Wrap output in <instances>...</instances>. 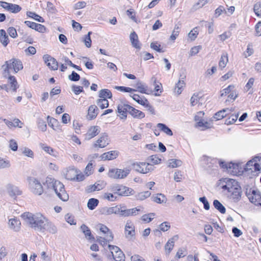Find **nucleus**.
Segmentation results:
<instances>
[{
  "mask_svg": "<svg viewBox=\"0 0 261 261\" xmlns=\"http://www.w3.org/2000/svg\"><path fill=\"white\" fill-rule=\"evenodd\" d=\"M22 217L35 230L41 232L44 231L45 224H46L47 219L41 214L36 213L33 214L29 212L24 213L22 215Z\"/></svg>",
  "mask_w": 261,
  "mask_h": 261,
  "instance_id": "f257e3e1",
  "label": "nucleus"
},
{
  "mask_svg": "<svg viewBox=\"0 0 261 261\" xmlns=\"http://www.w3.org/2000/svg\"><path fill=\"white\" fill-rule=\"evenodd\" d=\"M117 111L121 115L120 117L121 119H125L126 118L127 113H128L135 118L142 119L145 117V114L143 112L127 104L118 105Z\"/></svg>",
  "mask_w": 261,
  "mask_h": 261,
  "instance_id": "f03ea898",
  "label": "nucleus"
},
{
  "mask_svg": "<svg viewBox=\"0 0 261 261\" xmlns=\"http://www.w3.org/2000/svg\"><path fill=\"white\" fill-rule=\"evenodd\" d=\"M2 68L4 70L3 75L7 78V76L10 75V70L12 69L14 73H17L23 69V65L19 60L13 58L6 61Z\"/></svg>",
  "mask_w": 261,
  "mask_h": 261,
  "instance_id": "7ed1b4c3",
  "label": "nucleus"
},
{
  "mask_svg": "<svg viewBox=\"0 0 261 261\" xmlns=\"http://www.w3.org/2000/svg\"><path fill=\"white\" fill-rule=\"evenodd\" d=\"M244 169L253 176H257L259 172L261 171V157L255 156L249 161L246 164Z\"/></svg>",
  "mask_w": 261,
  "mask_h": 261,
  "instance_id": "20e7f679",
  "label": "nucleus"
},
{
  "mask_svg": "<svg viewBox=\"0 0 261 261\" xmlns=\"http://www.w3.org/2000/svg\"><path fill=\"white\" fill-rule=\"evenodd\" d=\"M110 189L114 194L121 196H128L135 193L132 189L119 184H115L111 186Z\"/></svg>",
  "mask_w": 261,
  "mask_h": 261,
  "instance_id": "39448f33",
  "label": "nucleus"
},
{
  "mask_svg": "<svg viewBox=\"0 0 261 261\" xmlns=\"http://www.w3.org/2000/svg\"><path fill=\"white\" fill-rule=\"evenodd\" d=\"M30 189L32 193L36 195H41L43 192V189L40 181L35 177H29Z\"/></svg>",
  "mask_w": 261,
  "mask_h": 261,
  "instance_id": "423d86ee",
  "label": "nucleus"
},
{
  "mask_svg": "<svg viewBox=\"0 0 261 261\" xmlns=\"http://www.w3.org/2000/svg\"><path fill=\"white\" fill-rule=\"evenodd\" d=\"M55 187L54 191L58 197L63 201H67L69 199L68 194L66 193L64 185L59 181H56L54 184Z\"/></svg>",
  "mask_w": 261,
  "mask_h": 261,
  "instance_id": "0eeeda50",
  "label": "nucleus"
},
{
  "mask_svg": "<svg viewBox=\"0 0 261 261\" xmlns=\"http://www.w3.org/2000/svg\"><path fill=\"white\" fill-rule=\"evenodd\" d=\"M132 166L135 171L143 174L148 173L153 170L152 165L145 162L133 163Z\"/></svg>",
  "mask_w": 261,
  "mask_h": 261,
  "instance_id": "6e6552de",
  "label": "nucleus"
},
{
  "mask_svg": "<svg viewBox=\"0 0 261 261\" xmlns=\"http://www.w3.org/2000/svg\"><path fill=\"white\" fill-rule=\"evenodd\" d=\"M220 181L221 188L224 190H227L228 192L235 189L237 186H238L237 181L233 179L225 178L221 179Z\"/></svg>",
  "mask_w": 261,
  "mask_h": 261,
  "instance_id": "1a4fd4ad",
  "label": "nucleus"
},
{
  "mask_svg": "<svg viewBox=\"0 0 261 261\" xmlns=\"http://www.w3.org/2000/svg\"><path fill=\"white\" fill-rule=\"evenodd\" d=\"M246 195L249 199V201L255 205L258 202L261 198V193L258 190L249 189L246 192Z\"/></svg>",
  "mask_w": 261,
  "mask_h": 261,
  "instance_id": "9d476101",
  "label": "nucleus"
},
{
  "mask_svg": "<svg viewBox=\"0 0 261 261\" xmlns=\"http://www.w3.org/2000/svg\"><path fill=\"white\" fill-rule=\"evenodd\" d=\"M43 60L49 69L56 70L58 68V63L56 60L49 55H44L43 57Z\"/></svg>",
  "mask_w": 261,
  "mask_h": 261,
  "instance_id": "9b49d317",
  "label": "nucleus"
},
{
  "mask_svg": "<svg viewBox=\"0 0 261 261\" xmlns=\"http://www.w3.org/2000/svg\"><path fill=\"white\" fill-rule=\"evenodd\" d=\"M140 211V208L137 207L131 209H125L124 206H119V214L123 217H128L130 216H136Z\"/></svg>",
  "mask_w": 261,
  "mask_h": 261,
  "instance_id": "f8f14e48",
  "label": "nucleus"
},
{
  "mask_svg": "<svg viewBox=\"0 0 261 261\" xmlns=\"http://www.w3.org/2000/svg\"><path fill=\"white\" fill-rule=\"evenodd\" d=\"M7 192L10 196L16 198L17 196L21 194V191L15 185L8 184L6 186Z\"/></svg>",
  "mask_w": 261,
  "mask_h": 261,
  "instance_id": "ddd939ff",
  "label": "nucleus"
},
{
  "mask_svg": "<svg viewBox=\"0 0 261 261\" xmlns=\"http://www.w3.org/2000/svg\"><path fill=\"white\" fill-rule=\"evenodd\" d=\"M109 144L108 135L106 133L101 134L100 137L97 140L96 143L94 144V147L103 148Z\"/></svg>",
  "mask_w": 261,
  "mask_h": 261,
  "instance_id": "4468645a",
  "label": "nucleus"
},
{
  "mask_svg": "<svg viewBox=\"0 0 261 261\" xmlns=\"http://www.w3.org/2000/svg\"><path fill=\"white\" fill-rule=\"evenodd\" d=\"M100 132V128L98 126H91L87 134H86L85 139L87 140H90L97 136Z\"/></svg>",
  "mask_w": 261,
  "mask_h": 261,
  "instance_id": "2eb2a0df",
  "label": "nucleus"
},
{
  "mask_svg": "<svg viewBox=\"0 0 261 261\" xmlns=\"http://www.w3.org/2000/svg\"><path fill=\"white\" fill-rule=\"evenodd\" d=\"M24 23L29 28L34 29L40 33H44L46 31V28L39 23H37L30 21H25Z\"/></svg>",
  "mask_w": 261,
  "mask_h": 261,
  "instance_id": "dca6fc26",
  "label": "nucleus"
},
{
  "mask_svg": "<svg viewBox=\"0 0 261 261\" xmlns=\"http://www.w3.org/2000/svg\"><path fill=\"white\" fill-rule=\"evenodd\" d=\"M228 193H230V195H229L230 198L232 199L233 202H237L240 200L242 193L240 187L237 186L235 189H233Z\"/></svg>",
  "mask_w": 261,
  "mask_h": 261,
  "instance_id": "f3484780",
  "label": "nucleus"
},
{
  "mask_svg": "<svg viewBox=\"0 0 261 261\" xmlns=\"http://www.w3.org/2000/svg\"><path fill=\"white\" fill-rule=\"evenodd\" d=\"M125 233L127 238L130 239L135 234V228L131 222L127 221L125 226Z\"/></svg>",
  "mask_w": 261,
  "mask_h": 261,
  "instance_id": "a211bd4d",
  "label": "nucleus"
},
{
  "mask_svg": "<svg viewBox=\"0 0 261 261\" xmlns=\"http://www.w3.org/2000/svg\"><path fill=\"white\" fill-rule=\"evenodd\" d=\"M9 226L11 229L17 232L20 229L21 222L16 218H11L9 220Z\"/></svg>",
  "mask_w": 261,
  "mask_h": 261,
  "instance_id": "6ab92c4d",
  "label": "nucleus"
},
{
  "mask_svg": "<svg viewBox=\"0 0 261 261\" xmlns=\"http://www.w3.org/2000/svg\"><path fill=\"white\" fill-rule=\"evenodd\" d=\"M186 77V75H180V78L177 83L176 84L174 92L177 93V95H179L182 91L184 88L185 86V83L184 79Z\"/></svg>",
  "mask_w": 261,
  "mask_h": 261,
  "instance_id": "aec40b11",
  "label": "nucleus"
},
{
  "mask_svg": "<svg viewBox=\"0 0 261 261\" xmlns=\"http://www.w3.org/2000/svg\"><path fill=\"white\" fill-rule=\"evenodd\" d=\"M118 154L119 152L117 150L110 151L101 154L100 158L102 160H112L116 159Z\"/></svg>",
  "mask_w": 261,
  "mask_h": 261,
  "instance_id": "412c9836",
  "label": "nucleus"
},
{
  "mask_svg": "<svg viewBox=\"0 0 261 261\" xmlns=\"http://www.w3.org/2000/svg\"><path fill=\"white\" fill-rule=\"evenodd\" d=\"M178 239V236L175 235L168 240L165 246V249L167 254H169L170 253L174 247V242L177 241Z\"/></svg>",
  "mask_w": 261,
  "mask_h": 261,
  "instance_id": "4be33fe9",
  "label": "nucleus"
},
{
  "mask_svg": "<svg viewBox=\"0 0 261 261\" xmlns=\"http://www.w3.org/2000/svg\"><path fill=\"white\" fill-rule=\"evenodd\" d=\"M129 39L132 45L134 47L139 49L141 48V45L138 40V35L135 32L130 33L129 35Z\"/></svg>",
  "mask_w": 261,
  "mask_h": 261,
  "instance_id": "5701e85b",
  "label": "nucleus"
},
{
  "mask_svg": "<svg viewBox=\"0 0 261 261\" xmlns=\"http://www.w3.org/2000/svg\"><path fill=\"white\" fill-rule=\"evenodd\" d=\"M101 213L104 215L118 214L119 213V206L116 205L113 207H103L102 209Z\"/></svg>",
  "mask_w": 261,
  "mask_h": 261,
  "instance_id": "b1692460",
  "label": "nucleus"
},
{
  "mask_svg": "<svg viewBox=\"0 0 261 261\" xmlns=\"http://www.w3.org/2000/svg\"><path fill=\"white\" fill-rule=\"evenodd\" d=\"M98 109L95 105H91L88 109L87 118L89 120H92L96 118L97 115Z\"/></svg>",
  "mask_w": 261,
  "mask_h": 261,
  "instance_id": "393cba45",
  "label": "nucleus"
},
{
  "mask_svg": "<svg viewBox=\"0 0 261 261\" xmlns=\"http://www.w3.org/2000/svg\"><path fill=\"white\" fill-rule=\"evenodd\" d=\"M151 82L153 83L154 86V91L157 92L155 94V96H159L162 92V84L160 82H156V78L152 76L151 79Z\"/></svg>",
  "mask_w": 261,
  "mask_h": 261,
  "instance_id": "a878e982",
  "label": "nucleus"
},
{
  "mask_svg": "<svg viewBox=\"0 0 261 261\" xmlns=\"http://www.w3.org/2000/svg\"><path fill=\"white\" fill-rule=\"evenodd\" d=\"M82 232L84 233L85 237L89 240H94V238L91 233L90 229L85 224H82L81 226Z\"/></svg>",
  "mask_w": 261,
  "mask_h": 261,
  "instance_id": "bb28decb",
  "label": "nucleus"
},
{
  "mask_svg": "<svg viewBox=\"0 0 261 261\" xmlns=\"http://www.w3.org/2000/svg\"><path fill=\"white\" fill-rule=\"evenodd\" d=\"M0 42L5 47L7 46L9 42L8 36L3 29L0 30Z\"/></svg>",
  "mask_w": 261,
  "mask_h": 261,
  "instance_id": "cd10ccee",
  "label": "nucleus"
},
{
  "mask_svg": "<svg viewBox=\"0 0 261 261\" xmlns=\"http://www.w3.org/2000/svg\"><path fill=\"white\" fill-rule=\"evenodd\" d=\"M129 96L132 97V98L136 101L138 103L142 105H146L147 102V99L145 98L144 96L141 97L138 94H130Z\"/></svg>",
  "mask_w": 261,
  "mask_h": 261,
  "instance_id": "c85d7f7f",
  "label": "nucleus"
},
{
  "mask_svg": "<svg viewBox=\"0 0 261 261\" xmlns=\"http://www.w3.org/2000/svg\"><path fill=\"white\" fill-rule=\"evenodd\" d=\"M98 96L100 98V99H111L112 97V93L110 90L103 89L99 91Z\"/></svg>",
  "mask_w": 261,
  "mask_h": 261,
  "instance_id": "c756f323",
  "label": "nucleus"
},
{
  "mask_svg": "<svg viewBox=\"0 0 261 261\" xmlns=\"http://www.w3.org/2000/svg\"><path fill=\"white\" fill-rule=\"evenodd\" d=\"M45 230H47L52 234H55L57 232L58 229L57 227L47 219L46 224H45Z\"/></svg>",
  "mask_w": 261,
  "mask_h": 261,
  "instance_id": "7c9ffc66",
  "label": "nucleus"
},
{
  "mask_svg": "<svg viewBox=\"0 0 261 261\" xmlns=\"http://www.w3.org/2000/svg\"><path fill=\"white\" fill-rule=\"evenodd\" d=\"M228 110L229 109L226 108L218 111V112L215 114L213 118L215 120H219L223 119L224 117H226L228 115V114H227L226 112H227Z\"/></svg>",
  "mask_w": 261,
  "mask_h": 261,
  "instance_id": "2f4dec72",
  "label": "nucleus"
},
{
  "mask_svg": "<svg viewBox=\"0 0 261 261\" xmlns=\"http://www.w3.org/2000/svg\"><path fill=\"white\" fill-rule=\"evenodd\" d=\"M120 170L118 168L110 169L108 173L109 177L113 179H121L119 174Z\"/></svg>",
  "mask_w": 261,
  "mask_h": 261,
  "instance_id": "473e14b6",
  "label": "nucleus"
},
{
  "mask_svg": "<svg viewBox=\"0 0 261 261\" xmlns=\"http://www.w3.org/2000/svg\"><path fill=\"white\" fill-rule=\"evenodd\" d=\"M9 83L11 85V88L13 92H16L17 89L18 88V83L15 76L12 75H8Z\"/></svg>",
  "mask_w": 261,
  "mask_h": 261,
  "instance_id": "72a5a7b5",
  "label": "nucleus"
},
{
  "mask_svg": "<svg viewBox=\"0 0 261 261\" xmlns=\"http://www.w3.org/2000/svg\"><path fill=\"white\" fill-rule=\"evenodd\" d=\"M103 188V186L101 184L95 183L94 185L88 186L86 189L87 193H91L95 191H99Z\"/></svg>",
  "mask_w": 261,
  "mask_h": 261,
  "instance_id": "f704fd0d",
  "label": "nucleus"
},
{
  "mask_svg": "<svg viewBox=\"0 0 261 261\" xmlns=\"http://www.w3.org/2000/svg\"><path fill=\"white\" fill-rule=\"evenodd\" d=\"M157 127L162 132L165 133L167 135L171 136L173 133L171 129L164 123H159L157 124Z\"/></svg>",
  "mask_w": 261,
  "mask_h": 261,
  "instance_id": "c9c22d12",
  "label": "nucleus"
},
{
  "mask_svg": "<svg viewBox=\"0 0 261 261\" xmlns=\"http://www.w3.org/2000/svg\"><path fill=\"white\" fill-rule=\"evenodd\" d=\"M151 198L154 202L158 203H166L167 198L166 196L163 194H157L155 196H152Z\"/></svg>",
  "mask_w": 261,
  "mask_h": 261,
  "instance_id": "e433bc0d",
  "label": "nucleus"
},
{
  "mask_svg": "<svg viewBox=\"0 0 261 261\" xmlns=\"http://www.w3.org/2000/svg\"><path fill=\"white\" fill-rule=\"evenodd\" d=\"M76 170L74 168L68 169L65 174L66 178L70 180H75Z\"/></svg>",
  "mask_w": 261,
  "mask_h": 261,
  "instance_id": "4c0bfd02",
  "label": "nucleus"
},
{
  "mask_svg": "<svg viewBox=\"0 0 261 261\" xmlns=\"http://www.w3.org/2000/svg\"><path fill=\"white\" fill-rule=\"evenodd\" d=\"M57 180L54 179L47 177L45 180V182L43 183L44 186H46L48 189H53L54 190L55 185L54 184Z\"/></svg>",
  "mask_w": 261,
  "mask_h": 261,
  "instance_id": "58836bf2",
  "label": "nucleus"
},
{
  "mask_svg": "<svg viewBox=\"0 0 261 261\" xmlns=\"http://www.w3.org/2000/svg\"><path fill=\"white\" fill-rule=\"evenodd\" d=\"M213 205L216 209L219 211L221 214H224L226 212L225 207L218 200H214Z\"/></svg>",
  "mask_w": 261,
  "mask_h": 261,
  "instance_id": "ea45409f",
  "label": "nucleus"
},
{
  "mask_svg": "<svg viewBox=\"0 0 261 261\" xmlns=\"http://www.w3.org/2000/svg\"><path fill=\"white\" fill-rule=\"evenodd\" d=\"M99 200L95 198H90L87 203V207L90 210H93L98 205Z\"/></svg>",
  "mask_w": 261,
  "mask_h": 261,
  "instance_id": "a19ab883",
  "label": "nucleus"
},
{
  "mask_svg": "<svg viewBox=\"0 0 261 261\" xmlns=\"http://www.w3.org/2000/svg\"><path fill=\"white\" fill-rule=\"evenodd\" d=\"M27 15L29 17L34 19L38 22H43L44 21V19L42 17L37 14L35 12L28 11L27 12Z\"/></svg>",
  "mask_w": 261,
  "mask_h": 261,
  "instance_id": "79ce46f5",
  "label": "nucleus"
},
{
  "mask_svg": "<svg viewBox=\"0 0 261 261\" xmlns=\"http://www.w3.org/2000/svg\"><path fill=\"white\" fill-rule=\"evenodd\" d=\"M136 87L137 88V91H138L142 93L147 94L146 92L147 86L143 84L142 82L140 81H138L136 84Z\"/></svg>",
  "mask_w": 261,
  "mask_h": 261,
  "instance_id": "37998d69",
  "label": "nucleus"
},
{
  "mask_svg": "<svg viewBox=\"0 0 261 261\" xmlns=\"http://www.w3.org/2000/svg\"><path fill=\"white\" fill-rule=\"evenodd\" d=\"M40 146L41 148L47 153L54 156H56V151L51 147L45 145L44 144H41Z\"/></svg>",
  "mask_w": 261,
  "mask_h": 261,
  "instance_id": "c03bdc74",
  "label": "nucleus"
},
{
  "mask_svg": "<svg viewBox=\"0 0 261 261\" xmlns=\"http://www.w3.org/2000/svg\"><path fill=\"white\" fill-rule=\"evenodd\" d=\"M97 106L101 109H104L109 107V101L106 99H98L96 100Z\"/></svg>",
  "mask_w": 261,
  "mask_h": 261,
  "instance_id": "a18cd8bd",
  "label": "nucleus"
},
{
  "mask_svg": "<svg viewBox=\"0 0 261 261\" xmlns=\"http://www.w3.org/2000/svg\"><path fill=\"white\" fill-rule=\"evenodd\" d=\"M228 61L227 55L226 54H223L222 55L220 60L219 62V67L221 68H224L226 66Z\"/></svg>",
  "mask_w": 261,
  "mask_h": 261,
  "instance_id": "49530a36",
  "label": "nucleus"
},
{
  "mask_svg": "<svg viewBox=\"0 0 261 261\" xmlns=\"http://www.w3.org/2000/svg\"><path fill=\"white\" fill-rule=\"evenodd\" d=\"M113 257L115 261L125 260V255L121 250L113 254Z\"/></svg>",
  "mask_w": 261,
  "mask_h": 261,
  "instance_id": "de8ad7c7",
  "label": "nucleus"
},
{
  "mask_svg": "<svg viewBox=\"0 0 261 261\" xmlns=\"http://www.w3.org/2000/svg\"><path fill=\"white\" fill-rule=\"evenodd\" d=\"M37 125L38 128L42 132H45L46 130L47 125L46 122L40 118L37 119Z\"/></svg>",
  "mask_w": 261,
  "mask_h": 261,
  "instance_id": "09e8293b",
  "label": "nucleus"
},
{
  "mask_svg": "<svg viewBox=\"0 0 261 261\" xmlns=\"http://www.w3.org/2000/svg\"><path fill=\"white\" fill-rule=\"evenodd\" d=\"M239 115V113L231 115L229 118L225 119V124L226 125L233 124L237 120Z\"/></svg>",
  "mask_w": 261,
  "mask_h": 261,
  "instance_id": "8fccbe9b",
  "label": "nucleus"
},
{
  "mask_svg": "<svg viewBox=\"0 0 261 261\" xmlns=\"http://www.w3.org/2000/svg\"><path fill=\"white\" fill-rule=\"evenodd\" d=\"M115 88L121 92H129L130 94H132L133 92L137 91L136 89L124 86H116Z\"/></svg>",
  "mask_w": 261,
  "mask_h": 261,
  "instance_id": "3c124183",
  "label": "nucleus"
},
{
  "mask_svg": "<svg viewBox=\"0 0 261 261\" xmlns=\"http://www.w3.org/2000/svg\"><path fill=\"white\" fill-rule=\"evenodd\" d=\"M182 162L179 160L171 159L169 161V166L171 168H176L181 165Z\"/></svg>",
  "mask_w": 261,
  "mask_h": 261,
  "instance_id": "603ef678",
  "label": "nucleus"
},
{
  "mask_svg": "<svg viewBox=\"0 0 261 261\" xmlns=\"http://www.w3.org/2000/svg\"><path fill=\"white\" fill-rule=\"evenodd\" d=\"M21 10V7L17 4H11L10 7L8 8V11L13 13H17Z\"/></svg>",
  "mask_w": 261,
  "mask_h": 261,
  "instance_id": "864d4df0",
  "label": "nucleus"
},
{
  "mask_svg": "<svg viewBox=\"0 0 261 261\" xmlns=\"http://www.w3.org/2000/svg\"><path fill=\"white\" fill-rule=\"evenodd\" d=\"M226 169H230V171L232 172H237V170H239V164L232 163L231 162L228 163V165L225 166Z\"/></svg>",
  "mask_w": 261,
  "mask_h": 261,
  "instance_id": "5fc2aeb1",
  "label": "nucleus"
},
{
  "mask_svg": "<svg viewBox=\"0 0 261 261\" xmlns=\"http://www.w3.org/2000/svg\"><path fill=\"white\" fill-rule=\"evenodd\" d=\"M62 60L70 66L76 69L79 71L82 70V68L80 66L72 63V62L67 57H63Z\"/></svg>",
  "mask_w": 261,
  "mask_h": 261,
  "instance_id": "6e6d98bb",
  "label": "nucleus"
},
{
  "mask_svg": "<svg viewBox=\"0 0 261 261\" xmlns=\"http://www.w3.org/2000/svg\"><path fill=\"white\" fill-rule=\"evenodd\" d=\"M103 198L110 201H114L116 200L117 196L113 193H105L103 195Z\"/></svg>",
  "mask_w": 261,
  "mask_h": 261,
  "instance_id": "4d7b16f0",
  "label": "nucleus"
},
{
  "mask_svg": "<svg viewBox=\"0 0 261 261\" xmlns=\"http://www.w3.org/2000/svg\"><path fill=\"white\" fill-rule=\"evenodd\" d=\"M150 47L153 50L159 52V53H163L164 50H163L161 48V45L158 43V42H152L150 43Z\"/></svg>",
  "mask_w": 261,
  "mask_h": 261,
  "instance_id": "13d9d810",
  "label": "nucleus"
},
{
  "mask_svg": "<svg viewBox=\"0 0 261 261\" xmlns=\"http://www.w3.org/2000/svg\"><path fill=\"white\" fill-rule=\"evenodd\" d=\"M92 34L91 32H89L87 35H85L84 42L86 47L89 48L91 46V39L90 35Z\"/></svg>",
  "mask_w": 261,
  "mask_h": 261,
  "instance_id": "bf43d9fd",
  "label": "nucleus"
},
{
  "mask_svg": "<svg viewBox=\"0 0 261 261\" xmlns=\"http://www.w3.org/2000/svg\"><path fill=\"white\" fill-rule=\"evenodd\" d=\"M253 11L257 16L261 17V2L254 5Z\"/></svg>",
  "mask_w": 261,
  "mask_h": 261,
  "instance_id": "052dcab7",
  "label": "nucleus"
},
{
  "mask_svg": "<svg viewBox=\"0 0 261 261\" xmlns=\"http://www.w3.org/2000/svg\"><path fill=\"white\" fill-rule=\"evenodd\" d=\"M201 98L199 93H194L190 99L191 105L192 106H194L197 103L198 101Z\"/></svg>",
  "mask_w": 261,
  "mask_h": 261,
  "instance_id": "680f3d73",
  "label": "nucleus"
},
{
  "mask_svg": "<svg viewBox=\"0 0 261 261\" xmlns=\"http://www.w3.org/2000/svg\"><path fill=\"white\" fill-rule=\"evenodd\" d=\"M148 161L153 164H158L160 163L161 159L156 155H152L148 158Z\"/></svg>",
  "mask_w": 261,
  "mask_h": 261,
  "instance_id": "e2e57ef3",
  "label": "nucleus"
},
{
  "mask_svg": "<svg viewBox=\"0 0 261 261\" xmlns=\"http://www.w3.org/2000/svg\"><path fill=\"white\" fill-rule=\"evenodd\" d=\"M47 119L48 125L55 130L56 129L54 128V126L55 125L58 124V122L57 120L54 118L50 117L49 116H47Z\"/></svg>",
  "mask_w": 261,
  "mask_h": 261,
  "instance_id": "0e129e2a",
  "label": "nucleus"
},
{
  "mask_svg": "<svg viewBox=\"0 0 261 261\" xmlns=\"http://www.w3.org/2000/svg\"><path fill=\"white\" fill-rule=\"evenodd\" d=\"M234 88L233 85H229L227 88L224 89L223 90L221 91V96H223L224 95H226L228 94H229L232 89Z\"/></svg>",
  "mask_w": 261,
  "mask_h": 261,
  "instance_id": "69168bd1",
  "label": "nucleus"
},
{
  "mask_svg": "<svg viewBox=\"0 0 261 261\" xmlns=\"http://www.w3.org/2000/svg\"><path fill=\"white\" fill-rule=\"evenodd\" d=\"M68 79L71 81L76 82L80 79V76L74 71H73L71 74L68 76Z\"/></svg>",
  "mask_w": 261,
  "mask_h": 261,
  "instance_id": "338daca9",
  "label": "nucleus"
},
{
  "mask_svg": "<svg viewBox=\"0 0 261 261\" xmlns=\"http://www.w3.org/2000/svg\"><path fill=\"white\" fill-rule=\"evenodd\" d=\"M119 170L120 172L119 173L121 179L125 178L129 174L130 171V170L128 168H124L123 169H119Z\"/></svg>",
  "mask_w": 261,
  "mask_h": 261,
  "instance_id": "774afa93",
  "label": "nucleus"
}]
</instances>
